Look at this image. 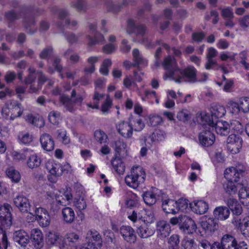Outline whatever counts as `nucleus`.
Returning a JSON list of instances; mask_svg holds the SVG:
<instances>
[{"label": "nucleus", "instance_id": "obj_1", "mask_svg": "<svg viewBox=\"0 0 249 249\" xmlns=\"http://www.w3.org/2000/svg\"><path fill=\"white\" fill-rule=\"evenodd\" d=\"M245 171L243 166L231 167L225 170V177L227 180L224 183L223 188L227 194L232 195L236 193L237 188L242 185L241 179Z\"/></svg>", "mask_w": 249, "mask_h": 249}, {"label": "nucleus", "instance_id": "obj_2", "mask_svg": "<svg viewBox=\"0 0 249 249\" xmlns=\"http://www.w3.org/2000/svg\"><path fill=\"white\" fill-rule=\"evenodd\" d=\"M23 112V107L21 103L18 101L10 100L7 101L3 107L2 115L6 119L14 120L20 117Z\"/></svg>", "mask_w": 249, "mask_h": 249}, {"label": "nucleus", "instance_id": "obj_3", "mask_svg": "<svg viewBox=\"0 0 249 249\" xmlns=\"http://www.w3.org/2000/svg\"><path fill=\"white\" fill-rule=\"evenodd\" d=\"M169 222L172 225L178 224L180 230L188 234H192L196 230V225L195 221L186 215L173 217L170 218Z\"/></svg>", "mask_w": 249, "mask_h": 249}, {"label": "nucleus", "instance_id": "obj_4", "mask_svg": "<svg viewBox=\"0 0 249 249\" xmlns=\"http://www.w3.org/2000/svg\"><path fill=\"white\" fill-rule=\"evenodd\" d=\"M214 122L209 120L203 124V130L199 134L198 139L200 144L203 147L211 146L215 141V136L212 132L214 129Z\"/></svg>", "mask_w": 249, "mask_h": 249}, {"label": "nucleus", "instance_id": "obj_5", "mask_svg": "<svg viewBox=\"0 0 249 249\" xmlns=\"http://www.w3.org/2000/svg\"><path fill=\"white\" fill-rule=\"evenodd\" d=\"M76 92L75 89H73L71 92V98L67 95L63 94L59 97V102L67 111L71 112H74L75 109L76 104L81 105L82 103L84 97L81 95H78L76 96Z\"/></svg>", "mask_w": 249, "mask_h": 249}, {"label": "nucleus", "instance_id": "obj_6", "mask_svg": "<svg viewBox=\"0 0 249 249\" xmlns=\"http://www.w3.org/2000/svg\"><path fill=\"white\" fill-rule=\"evenodd\" d=\"M145 176V173L141 167H134L131 170V174L125 177V182L128 186L136 189L141 183L144 181Z\"/></svg>", "mask_w": 249, "mask_h": 249}, {"label": "nucleus", "instance_id": "obj_7", "mask_svg": "<svg viewBox=\"0 0 249 249\" xmlns=\"http://www.w3.org/2000/svg\"><path fill=\"white\" fill-rule=\"evenodd\" d=\"M173 80L179 83L182 81L190 83L196 82V70L193 66L188 67L184 69L179 68L176 77H173Z\"/></svg>", "mask_w": 249, "mask_h": 249}, {"label": "nucleus", "instance_id": "obj_8", "mask_svg": "<svg viewBox=\"0 0 249 249\" xmlns=\"http://www.w3.org/2000/svg\"><path fill=\"white\" fill-rule=\"evenodd\" d=\"M10 205L4 203L0 207V230L7 229L12 225V217Z\"/></svg>", "mask_w": 249, "mask_h": 249}, {"label": "nucleus", "instance_id": "obj_9", "mask_svg": "<svg viewBox=\"0 0 249 249\" xmlns=\"http://www.w3.org/2000/svg\"><path fill=\"white\" fill-rule=\"evenodd\" d=\"M163 68L167 71L164 75V79L165 80L167 77L172 78L176 77V74L178 70L177 62L174 56L168 55L166 57L162 63Z\"/></svg>", "mask_w": 249, "mask_h": 249}, {"label": "nucleus", "instance_id": "obj_10", "mask_svg": "<svg viewBox=\"0 0 249 249\" xmlns=\"http://www.w3.org/2000/svg\"><path fill=\"white\" fill-rule=\"evenodd\" d=\"M32 11L31 7L22 8L20 11L21 13L25 14V16L23 18V26L25 30L27 33L31 35L34 34L36 31V28L35 27L36 21L34 16L27 15L28 12Z\"/></svg>", "mask_w": 249, "mask_h": 249}, {"label": "nucleus", "instance_id": "obj_11", "mask_svg": "<svg viewBox=\"0 0 249 249\" xmlns=\"http://www.w3.org/2000/svg\"><path fill=\"white\" fill-rule=\"evenodd\" d=\"M134 122V117L132 116H130L128 122L123 121L117 125L118 132L124 138H131L133 134L132 126Z\"/></svg>", "mask_w": 249, "mask_h": 249}, {"label": "nucleus", "instance_id": "obj_12", "mask_svg": "<svg viewBox=\"0 0 249 249\" xmlns=\"http://www.w3.org/2000/svg\"><path fill=\"white\" fill-rule=\"evenodd\" d=\"M13 202L21 213L33 214V213L31 212V205L29 200L26 196L23 195H18L14 198Z\"/></svg>", "mask_w": 249, "mask_h": 249}, {"label": "nucleus", "instance_id": "obj_13", "mask_svg": "<svg viewBox=\"0 0 249 249\" xmlns=\"http://www.w3.org/2000/svg\"><path fill=\"white\" fill-rule=\"evenodd\" d=\"M227 147L232 154L239 152L242 147L243 141L242 138L236 134L230 135L227 140Z\"/></svg>", "mask_w": 249, "mask_h": 249}, {"label": "nucleus", "instance_id": "obj_14", "mask_svg": "<svg viewBox=\"0 0 249 249\" xmlns=\"http://www.w3.org/2000/svg\"><path fill=\"white\" fill-rule=\"evenodd\" d=\"M126 32L129 34L134 33L143 36L146 32V27L143 24L136 23L132 19H129L127 20Z\"/></svg>", "mask_w": 249, "mask_h": 249}, {"label": "nucleus", "instance_id": "obj_15", "mask_svg": "<svg viewBox=\"0 0 249 249\" xmlns=\"http://www.w3.org/2000/svg\"><path fill=\"white\" fill-rule=\"evenodd\" d=\"M213 125L215 131L220 135L227 136L234 129L232 124H229L226 121L218 122L215 120Z\"/></svg>", "mask_w": 249, "mask_h": 249}, {"label": "nucleus", "instance_id": "obj_16", "mask_svg": "<svg viewBox=\"0 0 249 249\" xmlns=\"http://www.w3.org/2000/svg\"><path fill=\"white\" fill-rule=\"evenodd\" d=\"M155 232L154 227L149 224L142 223L136 228V232L141 238H147L152 236Z\"/></svg>", "mask_w": 249, "mask_h": 249}, {"label": "nucleus", "instance_id": "obj_17", "mask_svg": "<svg viewBox=\"0 0 249 249\" xmlns=\"http://www.w3.org/2000/svg\"><path fill=\"white\" fill-rule=\"evenodd\" d=\"M171 232V227L166 221H159L157 223L158 238L162 240L169 236Z\"/></svg>", "mask_w": 249, "mask_h": 249}, {"label": "nucleus", "instance_id": "obj_18", "mask_svg": "<svg viewBox=\"0 0 249 249\" xmlns=\"http://www.w3.org/2000/svg\"><path fill=\"white\" fill-rule=\"evenodd\" d=\"M182 201H185V200L179 199V202H178L170 199L164 200L162 204V210L166 213L175 214L178 211V203H180Z\"/></svg>", "mask_w": 249, "mask_h": 249}, {"label": "nucleus", "instance_id": "obj_19", "mask_svg": "<svg viewBox=\"0 0 249 249\" xmlns=\"http://www.w3.org/2000/svg\"><path fill=\"white\" fill-rule=\"evenodd\" d=\"M30 240L36 249H40L43 246V236L41 231L34 229L32 230Z\"/></svg>", "mask_w": 249, "mask_h": 249}, {"label": "nucleus", "instance_id": "obj_20", "mask_svg": "<svg viewBox=\"0 0 249 249\" xmlns=\"http://www.w3.org/2000/svg\"><path fill=\"white\" fill-rule=\"evenodd\" d=\"M120 232L124 240L127 242L134 243L136 241L137 236L131 227L123 226L120 228Z\"/></svg>", "mask_w": 249, "mask_h": 249}, {"label": "nucleus", "instance_id": "obj_21", "mask_svg": "<svg viewBox=\"0 0 249 249\" xmlns=\"http://www.w3.org/2000/svg\"><path fill=\"white\" fill-rule=\"evenodd\" d=\"M190 207L196 213L203 214L207 212L208 209V204L203 200H199L190 203Z\"/></svg>", "mask_w": 249, "mask_h": 249}, {"label": "nucleus", "instance_id": "obj_22", "mask_svg": "<svg viewBox=\"0 0 249 249\" xmlns=\"http://www.w3.org/2000/svg\"><path fill=\"white\" fill-rule=\"evenodd\" d=\"M42 147L47 151H51L54 147V142L52 137L48 133L43 134L40 138Z\"/></svg>", "mask_w": 249, "mask_h": 249}, {"label": "nucleus", "instance_id": "obj_23", "mask_svg": "<svg viewBox=\"0 0 249 249\" xmlns=\"http://www.w3.org/2000/svg\"><path fill=\"white\" fill-rule=\"evenodd\" d=\"M226 112V109L223 106L219 105H214L211 108L212 120L210 118L209 116H206V121L209 122V120H210L211 121H213V122H215L214 118L216 119L221 118L225 115Z\"/></svg>", "mask_w": 249, "mask_h": 249}, {"label": "nucleus", "instance_id": "obj_24", "mask_svg": "<svg viewBox=\"0 0 249 249\" xmlns=\"http://www.w3.org/2000/svg\"><path fill=\"white\" fill-rule=\"evenodd\" d=\"M13 239L23 247H25L30 241L27 233L23 230L16 231L13 234Z\"/></svg>", "mask_w": 249, "mask_h": 249}, {"label": "nucleus", "instance_id": "obj_25", "mask_svg": "<svg viewBox=\"0 0 249 249\" xmlns=\"http://www.w3.org/2000/svg\"><path fill=\"white\" fill-rule=\"evenodd\" d=\"M126 144L124 142L119 139L114 142V149L115 151V157L124 158L126 155Z\"/></svg>", "mask_w": 249, "mask_h": 249}, {"label": "nucleus", "instance_id": "obj_26", "mask_svg": "<svg viewBox=\"0 0 249 249\" xmlns=\"http://www.w3.org/2000/svg\"><path fill=\"white\" fill-rule=\"evenodd\" d=\"M230 213V210L226 206L217 207L213 211L214 218L217 220H224L227 219Z\"/></svg>", "mask_w": 249, "mask_h": 249}, {"label": "nucleus", "instance_id": "obj_27", "mask_svg": "<svg viewBox=\"0 0 249 249\" xmlns=\"http://www.w3.org/2000/svg\"><path fill=\"white\" fill-rule=\"evenodd\" d=\"M227 205L229 209L236 215H240L242 213V207L238 201L235 198H229L227 200Z\"/></svg>", "mask_w": 249, "mask_h": 249}, {"label": "nucleus", "instance_id": "obj_28", "mask_svg": "<svg viewBox=\"0 0 249 249\" xmlns=\"http://www.w3.org/2000/svg\"><path fill=\"white\" fill-rule=\"evenodd\" d=\"M222 247L225 249H236L237 241L235 238L230 234H225L222 237Z\"/></svg>", "mask_w": 249, "mask_h": 249}, {"label": "nucleus", "instance_id": "obj_29", "mask_svg": "<svg viewBox=\"0 0 249 249\" xmlns=\"http://www.w3.org/2000/svg\"><path fill=\"white\" fill-rule=\"evenodd\" d=\"M69 16V12L65 9H61L58 12L59 21L57 22V26L61 29H63L66 25L70 24V20L67 18Z\"/></svg>", "mask_w": 249, "mask_h": 249}, {"label": "nucleus", "instance_id": "obj_30", "mask_svg": "<svg viewBox=\"0 0 249 249\" xmlns=\"http://www.w3.org/2000/svg\"><path fill=\"white\" fill-rule=\"evenodd\" d=\"M62 215L64 221L67 224H71L75 218L73 210L69 207H65L62 209Z\"/></svg>", "mask_w": 249, "mask_h": 249}, {"label": "nucleus", "instance_id": "obj_31", "mask_svg": "<svg viewBox=\"0 0 249 249\" xmlns=\"http://www.w3.org/2000/svg\"><path fill=\"white\" fill-rule=\"evenodd\" d=\"M200 225L206 232H213L218 227L215 220L211 218L207 220L202 221L200 222Z\"/></svg>", "mask_w": 249, "mask_h": 249}, {"label": "nucleus", "instance_id": "obj_32", "mask_svg": "<svg viewBox=\"0 0 249 249\" xmlns=\"http://www.w3.org/2000/svg\"><path fill=\"white\" fill-rule=\"evenodd\" d=\"M122 158L114 157L111 160V164L113 168L119 175H123L125 172V165L122 161Z\"/></svg>", "mask_w": 249, "mask_h": 249}, {"label": "nucleus", "instance_id": "obj_33", "mask_svg": "<svg viewBox=\"0 0 249 249\" xmlns=\"http://www.w3.org/2000/svg\"><path fill=\"white\" fill-rule=\"evenodd\" d=\"M180 236L173 234L167 239L168 249H179Z\"/></svg>", "mask_w": 249, "mask_h": 249}, {"label": "nucleus", "instance_id": "obj_34", "mask_svg": "<svg viewBox=\"0 0 249 249\" xmlns=\"http://www.w3.org/2000/svg\"><path fill=\"white\" fill-rule=\"evenodd\" d=\"M6 173L7 177L10 178L13 182L18 183L20 181V173L14 167H10L7 168L6 170Z\"/></svg>", "mask_w": 249, "mask_h": 249}, {"label": "nucleus", "instance_id": "obj_35", "mask_svg": "<svg viewBox=\"0 0 249 249\" xmlns=\"http://www.w3.org/2000/svg\"><path fill=\"white\" fill-rule=\"evenodd\" d=\"M26 121L34 126L39 128L43 127L44 125L42 118L35 117L32 114H28L26 116Z\"/></svg>", "mask_w": 249, "mask_h": 249}, {"label": "nucleus", "instance_id": "obj_36", "mask_svg": "<svg viewBox=\"0 0 249 249\" xmlns=\"http://www.w3.org/2000/svg\"><path fill=\"white\" fill-rule=\"evenodd\" d=\"M135 2V0H123L121 4L117 5L112 4L109 7V10L114 13L119 12L121 9L129 5H133Z\"/></svg>", "mask_w": 249, "mask_h": 249}, {"label": "nucleus", "instance_id": "obj_37", "mask_svg": "<svg viewBox=\"0 0 249 249\" xmlns=\"http://www.w3.org/2000/svg\"><path fill=\"white\" fill-rule=\"evenodd\" d=\"M54 50L52 46H50L44 48L39 54V57L47 61L53 56Z\"/></svg>", "mask_w": 249, "mask_h": 249}, {"label": "nucleus", "instance_id": "obj_38", "mask_svg": "<svg viewBox=\"0 0 249 249\" xmlns=\"http://www.w3.org/2000/svg\"><path fill=\"white\" fill-rule=\"evenodd\" d=\"M104 97V94H100L97 91L95 90L92 98L93 100V104L89 103L87 104V106L92 109L99 108V102L100 100L103 99Z\"/></svg>", "mask_w": 249, "mask_h": 249}, {"label": "nucleus", "instance_id": "obj_39", "mask_svg": "<svg viewBox=\"0 0 249 249\" xmlns=\"http://www.w3.org/2000/svg\"><path fill=\"white\" fill-rule=\"evenodd\" d=\"M94 138L100 144L106 143L108 140L107 135L101 129L96 130L94 133Z\"/></svg>", "mask_w": 249, "mask_h": 249}, {"label": "nucleus", "instance_id": "obj_40", "mask_svg": "<svg viewBox=\"0 0 249 249\" xmlns=\"http://www.w3.org/2000/svg\"><path fill=\"white\" fill-rule=\"evenodd\" d=\"M144 202L147 205H152L156 202L155 195L151 191L145 192L142 195Z\"/></svg>", "mask_w": 249, "mask_h": 249}, {"label": "nucleus", "instance_id": "obj_41", "mask_svg": "<svg viewBox=\"0 0 249 249\" xmlns=\"http://www.w3.org/2000/svg\"><path fill=\"white\" fill-rule=\"evenodd\" d=\"M87 37L89 40L88 45L89 46H92L104 40V36L98 32L94 33V38H92L90 36H87Z\"/></svg>", "mask_w": 249, "mask_h": 249}, {"label": "nucleus", "instance_id": "obj_42", "mask_svg": "<svg viewBox=\"0 0 249 249\" xmlns=\"http://www.w3.org/2000/svg\"><path fill=\"white\" fill-rule=\"evenodd\" d=\"M41 163V159L36 155H31L28 159L27 164L29 168L33 169L38 167Z\"/></svg>", "mask_w": 249, "mask_h": 249}, {"label": "nucleus", "instance_id": "obj_43", "mask_svg": "<svg viewBox=\"0 0 249 249\" xmlns=\"http://www.w3.org/2000/svg\"><path fill=\"white\" fill-rule=\"evenodd\" d=\"M239 197L240 199H243L242 202L246 205L249 204V190L246 187H242L239 191Z\"/></svg>", "mask_w": 249, "mask_h": 249}, {"label": "nucleus", "instance_id": "obj_44", "mask_svg": "<svg viewBox=\"0 0 249 249\" xmlns=\"http://www.w3.org/2000/svg\"><path fill=\"white\" fill-rule=\"evenodd\" d=\"M240 231L244 236L249 237V216L245 217L242 219Z\"/></svg>", "mask_w": 249, "mask_h": 249}, {"label": "nucleus", "instance_id": "obj_45", "mask_svg": "<svg viewBox=\"0 0 249 249\" xmlns=\"http://www.w3.org/2000/svg\"><path fill=\"white\" fill-rule=\"evenodd\" d=\"M21 14V13L20 12L19 14H18L15 10H11L5 12L4 15V17L6 21H14L20 18L19 15Z\"/></svg>", "mask_w": 249, "mask_h": 249}, {"label": "nucleus", "instance_id": "obj_46", "mask_svg": "<svg viewBox=\"0 0 249 249\" xmlns=\"http://www.w3.org/2000/svg\"><path fill=\"white\" fill-rule=\"evenodd\" d=\"M57 135L56 139L61 141L63 144H67L70 142V139L67 136L66 131L63 129H59L56 132Z\"/></svg>", "mask_w": 249, "mask_h": 249}, {"label": "nucleus", "instance_id": "obj_47", "mask_svg": "<svg viewBox=\"0 0 249 249\" xmlns=\"http://www.w3.org/2000/svg\"><path fill=\"white\" fill-rule=\"evenodd\" d=\"M61 165L60 164H50L47 165V168L49 170V172L55 177H59L62 175H58L57 173L61 170Z\"/></svg>", "mask_w": 249, "mask_h": 249}, {"label": "nucleus", "instance_id": "obj_48", "mask_svg": "<svg viewBox=\"0 0 249 249\" xmlns=\"http://www.w3.org/2000/svg\"><path fill=\"white\" fill-rule=\"evenodd\" d=\"M239 108L244 113L249 112V97H243L239 100Z\"/></svg>", "mask_w": 249, "mask_h": 249}, {"label": "nucleus", "instance_id": "obj_49", "mask_svg": "<svg viewBox=\"0 0 249 249\" xmlns=\"http://www.w3.org/2000/svg\"><path fill=\"white\" fill-rule=\"evenodd\" d=\"M59 238V235L57 233L49 231L47 235L46 240L48 244L53 245L56 244Z\"/></svg>", "mask_w": 249, "mask_h": 249}, {"label": "nucleus", "instance_id": "obj_50", "mask_svg": "<svg viewBox=\"0 0 249 249\" xmlns=\"http://www.w3.org/2000/svg\"><path fill=\"white\" fill-rule=\"evenodd\" d=\"M146 216H144L143 217L139 216V221H142L143 224L152 225L151 224L155 221V217L153 213L149 212L148 213L146 214Z\"/></svg>", "mask_w": 249, "mask_h": 249}, {"label": "nucleus", "instance_id": "obj_51", "mask_svg": "<svg viewBox=\"0 0 249 249\" xmlns=\"http://www.w3.org/2000/svg\"><path fill=\"white\" fill-rule=\"evenodd\" d=\"M132 53L134 61L135 62V63L133 65V67H136L143 63V59L142 57L140 54V52L138 49H134L133 50Z\"/></svg>", "mask_w": 249, "mask_h": 249}, {"label": "nucleus", "instance_id": "obj_52", "mask_svg": "<svg viewBox=\"0 0 249 249\" xmlns=\"http://www.w3.org/2000/svg\"><path fill=\"white\" fill-rule=\"evenodd\" d=\"M160 40H158L156 42H152L147 37H143L141 40V43L148 49L154 48L157 45H160Z\"/></svg>", "mask_w": 249, "mask_h": 249}, {"label": "nucleus", "instance_id": "obj_53", "mask_svg": "<svg viewBox=\"0 0 249 249\" xmlns=\"http://www.w3.org/2000/svg\"><path fill=\"white\" fill-rule=\"evenodd\" d=\"M91 235L95 244L99 248L102 246V239L100 234L96 231H91Z\"/></svg>", "mask_w": 249, "mask_h": 249}, {"label": "nucleus", "instance_id": "obj_54", "mask_svg": "<svg viewBox=\"0 0 249 249\" xmlns=\"http://www.w3.org/2000/svg\"><path fill=\"white\" fill-rule=\"evenodd\" d=\"M29 70L30 71L29 74L24 80V83L26 85L33 84V83L35 81L36 77L34 69L32 70L30 68Z\"/></svg>", "mask_w": 249, "mask_h": 249}, {"label": "nucleus", "instance_id": "obj_55", "mask_svg": "<svg viewBox=\"0 0 249 249\" xmlns=\"http://www.w3.org/2000/svg\"><path fill=\"white\" fill-rule=\"evenodd\" d=\"M42 227L48 226L50 223V218L49 214L46 213L44 215H40L39 218L37 219Z\"/></svg>", "mask_w": 249, "mask_h": 249}, {"label": "nucleus", "instance_id": "obj_56", "mask_svg": "<svg viewBox=\"0 0 249 249\" xmlns=\"http://www.w3.org/2000/svg\"><path fill=\"white\" fill-rule=\"evenodd\" d=\"M75 206L79 210H83L87 207L86 201L83 197L80 196L74 202Z\"/></svg>", "mask_w": 249, "mask_h": 249}, {"label": "nucleus", "instance_id": "obj_57", "mask_svg": "<svg viewBox=\"0 0 249 249\" xmlns=\"http://www.w3.org/2000/svg\"><path fill=\"white\" fill-rule=\"evenodd\" d=\"M194 244V239H184L181 241V246L183 249H193Z\"/></svg>", "mask_w": 249, "mask_h": 249}, {"label": "nucleus", "instance_id": "obj_58", "mask_svg": "<svg viewBox=\"0 0 249 249\" xmlns=\"http://www.w3.org/2000/svg\"><path fill=\"white\" fill-rule=\"evenodd\" d=\"M63 34L68 42L71 44L77 42L78 37L74 33L63 32Z\"/></svg>", "mask_w": 249, "mask_h": 249}, {"label": "nucleus", "instance_id": "obj_59", "mask_svg": "<svg viewBox=\"0 0 249 249\" xmlns=\"http://www.w3.org/2000/svg\"><path fill=\"white\" fill-rule=\"evenodd\" d=\"M162 122L161 117L154 115L149 117V124L151 126H156L160 124Z\"/></svg>", "mask_w": 249, "mask_h": 249}, {"label": "nucleus", "instance_id": "obj_60", "mask_svg": "<svg viewBox=\"0 0 249 249\" xmlns=\"http://www.w3.org/2000/svg\"><path fill=\"white\" fill-rule=\"evenodd\" d=\"M71 5L74 7L77 11L80 12L84 10L86 4L84 0H77L76 3L72 2Z\"/></svg>", "mask_w": 249, "mask_h": 249}, {"label": "nucleus", "instance_id": "obj_61", "mask_svg": "<svg viewBox=\"0 0 249 249\" xmlns=\"http://www.w3.org/2000/svg\"><path fill=\"white\" fill-rule=\"evenodd\" d=\"M134 119L135 122L133 123V125L135 127L134 130L139 131L143 129L145 126V124L142 122V119L140 118L136 119L135 118H134Z\"/></svg>", "mask_w": 249, "mask_h": 249}, {"label": "nucleus", "instance_id": "obj_62", "mask_svg": "<svg viewBox=\"0 0 249 249\" xmlns=\"http://www.w3.org/2000/svg\"><path fill=\"white\" fill-rule=\"evenodd\" d=\"M177 118L183 122L188 121L189 119V114L187 110H182L178 112Z\"/></svg>", "mask_w": 249, "mask_h": 249}, {"label": "nucleus", "instance_id": "obj_63", "mask_svg": "<svg viewBox=\"0 0 249 249\" xmlns=\"http://www.w3.org/2000/svg\"><path fill=\"white\" fill-rule=\"evenodd\" d=\"M112 105V100L109 98V96H107V98L102 105L101 107V110L103 112H107L109 109L111 107Z\"/></svg>", "mask_w": 249, "mask_h": 249}, {"label": "nucleus", "instance_id": "obj_64", "mask_svg": "<svg viewBox=\"0 0 249 249\" xmlns=\"http://www.w3.org/2000/svg\"><path fill=\"white\" fill-rule=\"evenodd\" d=\"M212 244L206 239L201 240L198 245L199 249H212Z\"/></svg>", "mask_w": 249, "mask_h": 249}]
</instances>
